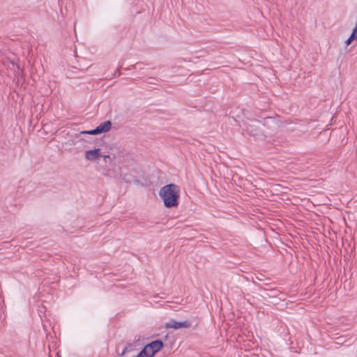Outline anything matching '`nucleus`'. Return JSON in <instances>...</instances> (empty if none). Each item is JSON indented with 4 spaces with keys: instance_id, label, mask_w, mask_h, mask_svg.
Masks as SVG:
<instances>
[{
    "instance_id": "14",
    "label": "nucleus",
    "mask_w": 357,
    "mask_h": 357,
    "mask_svg": "<svg viewBox=\"0 0 357 357\" xmlns=\"http://www.w3.org/2000/svg\"><path fill=\"white\" fill-rule=\"evenodd\" d=\"M81 133H82V134H88V130L82 131Z\"/></svg>"
},
{
    "instance_id": "1",
    "label": "nucleus",
    "mask_w": 357,
    "mask_h": 357,
    "mask_svg": "<svg viewBox=\"0 0 357 357\" xmlns=\"http://www.w3.org/2000/svg\"><path fill=\"white\" fill-rule=\"evenodd\" d=\"M179 194V187L174 183L165 185L159 191V196L163 200L165 206L168 208L178 206Z\"/></svg>"
},
{
    "instance_id": "7",
    "label": "nucleus",
    "mask_w": 357,
    "mask_h": 357,
    "mask_svg": "<svg viewBox=\"0 0 357 357\" xmlns=\"http://www.w3.org/2000/svg\"><path fill=\"white\" fill-rule=\"evenodd\" d=\"M139 339L137 341H133L132 342H127L125 345L124 348L122 350V352L119 354L120 356H123L126 353H130L133 351L136 347H137V342H139Z\"/></svg>"
},
{
    "instance_id": "11",
    "label": "nucleus",
    "mask_w": 357,
    "mask_h": 357,
    "mask_svg": "<svg viewBox=\"0 0 357 357\" xmlns=\"http://www.w3.org/2000/svg\"><path fill=\"white\" fill-rule=\"evenodd\" d=\"M88 135H99V134H98L96 128H94V129L88 130Z\"/></svg>"
},
{
    "instance_id": "12",
    "label": "nucleus",
    "mask_w": 357,
    "mask_h": 357,
    "mask_svg": "<svg viewBox=\"0 0 357 357\" xmlns=\"http://www.w3.org/2000/svg\"><path fill=\"white\" fill-rule=\"evenodd\" d=\"M141 64H142V63L138 62V63H135V65L132 66V68H134V69H137V68H140L141 69L142 68L140 67Z\"/></svg>"
},
{
    "instance_id": "6",
    "label": "nucleus",
    "mask_w": 357,
    "mask_h": 357,
    "mask_svg": "<svg viewBox=\"0 0 357 357\" xmlns=\"http://www.w3.org/2000/svg\"><path fill=\"white\" fill-rule=\"evenodd\" d=\"M19 59L17 57L15 54H13L12 57L6 56L3 59V63L7 65L10 68L15 70H20V66L18 65Z\"/></svg>"
},
{
    "instance_id": "13",
    "label": "nucleus",
    "mask_w": 357,
    "mask_h": 357,
    "mask_svg": "<svg viewBox=\"0 0 357 357\" xmlns=\"http://www.w3.org/2000/svg\"><path fill=\"white\" fill-rule=\"evenodd\" d=\"M351 33L357 37V21H356V24L354 28L353 29Z\"/></svg>"
},
{
    "instance_id": "2",
    "label": "nucleus",
    "mask_w": 357,
    "mask_h": 357,
    "mask_svg": "<svg viewBox=\"0 0 357 357\" xmlns=\"http://www.w3.org/2000/svg\"><path fill=\"white\" fill-rule=\"evenodd\" d=\"M261 125V121L252 120L250 123H245L243 130L245 132L254 137H258L262 135V132L260 129Z\"/></svg>"
},
{
    "instance_id": "10",
    "label": "nucleus",
    "mask_w": 357,
    "mask_h": 357,
    "mask_svg": "<svg viewBox=\"0 0 357 357\" xmlns=\"http://www.w3.org/2000/svg\"><path fill=\"white\" fill-rule=\"evenodd\" d=\"M135 357H150L149 354H146L145 349L143 348L138 354Z\"/></svg>"
},
{
    "instance_id": "4",
    "label": "nucleus",
    "mask_w": 357,
    "mask_h": 357,
    "mask_svg": "<svg viewBox=\"0 0 357 357\" xmlns=\"http://www.w3.org/2000/svg\"><path fill=\"white\" fill-rule=\"evenodd\" d=\"M84 155L85 158L90 161H94L100 157H103L105 160H106L107 158L110 159L109 155H102L100 154V149H94L92 150L86 151L84 153Z\"/></svg>"
},
{
    "instance_id": "9",
    "label": "nucleus",
    "mask_w": 357,
    "mask_h": 357,
    "mask_svg": "<svg viewBox=\"0 0 357 357\" xmlns=\"http://www.w3.org/2000/svg\"><path fill=\"white\" fill-rule=\"evenodd\" d=\"M354 40H357V37L351 33L350 36L345 41V43L347 45H349L351 43V42Z\"/></svg>"
},
{
    "instance_id": "8",
    "label": "nucleus",
    "mask_w": 357,
    "mask_h": 357,
    "mask_svg": "<svg viewBox=\"0 0 357 357\" xmlns=\"http://www.w3.org/2000/svg\"><path fill=\"white\" fill-rule=\"evenodd\" d=\"M111 128H112V122L110 121H106L103 123H101L96 128L98 134H102V133H105V132L109 131Z\"/></svg>"
},
{
    "instance_id": "3",
    "label": "nucleus",
    "mask_w": 357,
    "mask_h": 357,
    "mask_svg": "<svg viewBox=\"0 0 357 357\" xmlns=\"http://www.w3.org/2000/svg\"><path fill=\"white\" fill-rule=\"evenodd\" d=\"M163 346L164 344L162 340L157 339L146 344L144 347V349H145V351H146L147 349H151L150 354L149 355L150 356V357H153L157 352L162 349Z\"/></svg>"
},
{
    "instance_id": "5",
    "label": "nucleus",
    "mask_w": 357,
    "mask_h": 357,
    "mask_svg": "<svg viewBox=\"0 0 357 357\" xmlns=\"http://www.w3.org/2000/svg\"><path fill=\"white\" fill-rule=\"evenodd\" d=\"M192 326L190 321L185 320L183 321H176L174 319H171L169 322H167L165 325L166 328H174L178 329L181 328H190Z\"/></svg>"
},
{
    "instance_id": "15",
    "label": "nucleus",
    "mask_w": 357,
    "mask_h": 357,
    "mask_svg": "<svg viewBox=\"0 0 357 357\" xmlns=\"http://www.w3.org/2000/svg\"><path fill=\"white\" fill-rule=\"evenodd\" d=\"M150 351H151V349H147V350L146 351V354H150Z\"/></svg>"
}]
</instances>
